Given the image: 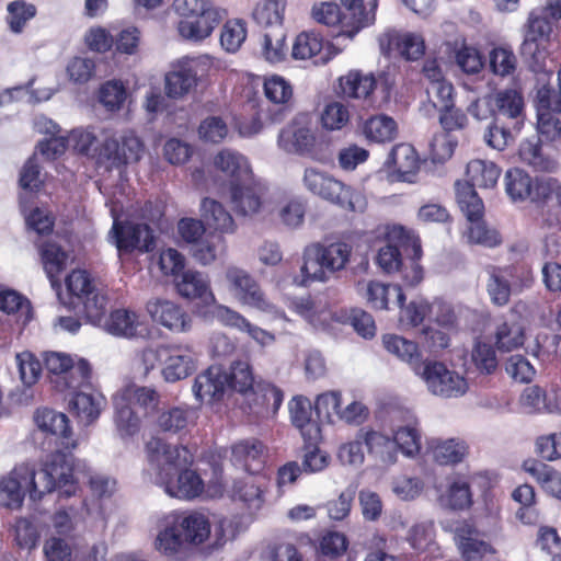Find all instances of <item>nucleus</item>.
<instances>
[{
    "label": "nucleus",
    "mask_w": 561,
    "mask_h": 561,
    "mask_svg": "<svg viewBox=\"0 0 561 561\" xmlns=\"http://www.w3.org/2000/svg\"><path fill=\"white\" fill-rule=\"evenodd\" d=\"M467 111L477 121H490L483 140L499 151L513 142L526 117L524 95L516 87L488 93L471 102Z\"/></svg>",
    "instance_id": "1"
},
{
    "label": "nucleus",
    "mask_w": 561,
    "mask_h": 561,
    "mask_svg": "<svg viewBox=\"0 0 561 561\" xmlns=\"http://www.w3.org/2000/svg\"><path fill=\"white\" fill-rule=\"evenodd\" d=\"M148 460L156 470V483L172 497L192 500L199 496L204 482L192 470L194 458L184 446H172L160 438L147 443Z\"/></svg>",
    "instance_id": "2"
},
{
    "label": "nucleus",
    "mask_w": 561,
    "mask_h": 561,
    "mask_svg": "<svg viewBox=\"0 0 561 561\" xmlns=\"http://www.w3.org/2000/svg\"><path fill=\"white\" fill-rule=\"evenodd\" d=\"M421 255L420 240L409 236L402 227H394L386 244L378 250L376 263L385 273H400L407 285L416 286L423 279V268L417 263Z\"/></svg>",
    "instance_id": "3"
},
{
    "label": "nucleus",
    "mask_w": 561,
    "mask_h": 561,
    "mask_svg": "<svg viewBox=\"0 0 561 561\" xmlns=\"http://www.w3.org/2000/svg\"><path fill=\"white\" fill-rule=\"evenodd\" d=\"M534 106L537 112L538 133L547 141L561 150V90L554 83L552 71L536 73L534 87Z\"/></svg>",
    "instance_id": "4"
},
{
    "label": "nucleus",
    "mask_w": 561,
    "mask_h": 561,
    "mask_svg": "<svg viewBox=\"0 0 561 561\" xmlns=\"http://www.w3.org/2000/svg\"><path fill=\"white\" fill-rule=\"evenodd\" d=\"M173 9L184 18L178 24L179 34L193 42L208 37L227 15L226 10L214 5L213 0H174Z\"/></svg>",
    "instance_id": "5"
},
{
    "label": "nucleus",
    "mask_w": 561,
    "mask_h": 561,
    "mask_svg": "<svg viewBox=\"0 0 561 561\" xmlns=\"http://www.w3.org/2000/svg\"><path fill=\"white\" fill-rule=\"evenodd\" d=\"M351 252V247L344 242L314 243L307 247L304 252V264L300 268L304 277L301 284L306 285L309 280H329L335 272L345 268Z\"/></svg>",
    "instance_id": "6"
},
{
    "label": "nucleus",
    "mask_w": 561,
    "mask_h": 561,
    "mask_svg": "<svg viewBox=\"0 0 561 561\" xmlns=\"http://www.w3.org/2000/svg\"><path fill=\"white\" fill-rule=\"evenodd\" d=\"M210 534L208 519L199 513L179 515L168 522L165 528L157 537L158 550L165 554L176 553L184 545H199Z\"/></svg>",
    "instance_id": "7"
},
{
    "label": "nucleus",
    "mask_w": 561,
    "mask_h": 561,
    "mask_svg": "<svg viewBox=\"0 0 561 561\" xmlns=\"http://www.w3.org/2000/svg\"><path fill=\"white\" fill-rule=\"evenodd\" d=\"M304 185L312 193L330 203L336 204L351 211H363L366 201L360 192L354 191L351 186L334 179L328 173L316 169H306Z\"/></svg>",
    "instance_id": "8"
},
{
    "label": "nucleus",
    "mask_w": 561,
    "mask_h": 561,
    "mask_svg": "<svg viewBox=\"0 0 561 561\" xmlns=\"http://www.w3.org/2000/svg\"><path fill=\"white\" fill-rule=\"evenodd\" d=\"M66 286L70 295V305L82 310L92 324L100 325L107 305V297L103 289L96 286L85 271H72L66 278Z\"/></svg>",
    "instance_id": "9"
},
{
    "label": "nucleus",
    "mask_w": 561,
    "mask_h": 561,
    "mask_svg": "<svg viewBox=\"0 0 561 561\" xmlns=\"http://www.w3.org/2000/svg\"><path fill=\"white\" fill-rule=\"evenodd\" d=\"M417 375L425 383L427 391L443 399L462 397L468 390V382L460 374L449 369L444 363L424 360L415 366Z\"/></svg>",
    "instance_id": "10"
},
{
    "label": "nucleus",
    "mask_w": 561,
    "mask_h": 561,
    "mask_svg": "<svg viewBox=\"0 0 561 561\" xmlns=\"http://www.w3.org/2000/svg\"><path fill=\"white\" fill-rule=\"evenodd\" d=\"M144 152L142 141L133 133L119 137H106L101 142L98 163L106 169H121L129 163L138 162Z\"/></svg>",
    "instance_id": "11"
},
{
    "label": "nucleus",
    "mask_w": 561,
    "mask_h": 561,
    "mask_svg": "<svg viewBox=\"0 0 561 561\" xmlns=\"http://www.w3.org/2000/svg\"><path fill=\"white\" fill-rule=\"evenodd\" d=\"M42 478L48 480L46 486H56L61 496H72L78 482L73 456L62 450L53 453L42 468Z\"/></svg>",
    "instance_id": "12"
},
{
    "label": "nucleus",
    "mask_w": 561,
    "mask_h": 561,
    "mask_svg": "<svg viewBox=\"0 0 561 561\" xmlns=\"http://www.w3.org/2000/svg\"><path fill=\"white\" fill-rule=\"evenodd\" d=\"M110 233L118 252H131L135 249L150 252L156 247L153 230L147 224L114 220Z\"/></svg>",
    "instance_id": "13"
},
{
    "label": "nucleus",
    "mask_w": 561,
    "mask_h": 561,
    "mask_svg": "<svg viewBox=\"0 0 561 561\" xmlns=\"http://www.w3.org/2000/svg\"><path fill=\"white\" fill-rule=\"evenodd\" d=\"M227 279L232 287L234 296L244 305L266 311L270 304L254 278L244 270L230 267Z\"/></svg>",
    "instance_id": "14"
},
{
    "label": "nucleus",
    "mask_w": 561,
    "mask_h": 561,
    "mask_svg": "<svg viewBox=\"0 0 561 561\" xmlns=\"http://www.w3.org/2000/svg\"><path fill=\"white\" fill-rule=\"evenodd\" d=\"M162 376L167 382L185 379L196 370V354L188 345L167 347Z\"/></svg>",
    "instance_id": "15"
},
{
    "label": "nucleus",
    "mask_w": 561,
    "mask_h": 561,
    "mask_svg": "<svg viewBox=\"0 0 561 561\" xmlns=\"http://www.w3.org/2000/svg\"><path fill=\"white\" fill-rule=\"evenodd\" d=\"M68 407L79 424L89 426L100 417L106 407V399L100 392L79 390L71 392Z\"/></svg>",
    "instance_id": "16"
},
{
    "label": "nucleus",
    "mask_w": 561,
    "mask_h": 561,
    "mask_svg": "<svg viewBox=\"0 0 561 561\" xmlns=\"http://www.w3.org/2000/svg\"><path fill=\"white\" fill-rule=\"evenodd\" d=\"M147 311L153 321L176 332H185L191 328L188 314L176 304L160 298L147 302Z\"/></svg>",
    "instance_id": "17"
},
{
    "label": "nucleus",
    "mask_w": 561,
    "mask_h": 561,
    "mask_svg": "<svg viewBox=\"0 0 561 561\" xmlns=\"http://www.w3.org/2000/svg\"><path fill=\"white\" fill-rule=\"evenodd\" d=\"M34 421L42 432L56 436L64 449L70 450L77 446L66 414L51 409H38Z\"/></svg>",
    "instance_id": "18"
},
{
    "label": "nucleus",
    "mask_w": 561,
    "mask_h": 561,
    "mask_svg": "<svg viewBox=\"0 0 561 561\" xmlns=\"http://www.w3.org/2000/svg\"><path fill=\"white\" fill-rule=\"evenodd\" d=\"M107 333L125 339L146 337L149 334L148 327L139 319V316L127 309L112 311L104 322Z\"/></svg>",
    "instance_id": "19"
},
{
    "label": "nucleus",
    "mask_w": 561,
    "mask_h": 561,
    "mask_svg": "<svg viewBox=\"0 0 561 561\" xmlns=\"http://www.w3.org/2000/svg\"><path fill=\"white\" fill-rule=\"evenodd\" d=\"M536 195L543 203V225L561 229V182L552 178L538 182Z\"/></svg>",
    "instance_id": "20"
},
{
    "label": "nucleus",
    "mask_w": 561,
    "mask_h": 561,
    "mask_svg": "<svg viewBox=\"0 0 561 561\" xmlns=\"http://www.w3.org/2000/svg\"><path fill=\"white\" fill-rule=\"evenodd\" d=\"M229 389L226 370L218 365L210 366L195 378L193 392L201 401L220 400Z\"/></svg>",
    "instance_id": "21"
},
{
    "label": "nucleus",
    "mask_w": 561,
    "mask_h": 561,
    "mask_svg": "<svg viewBox=\"0 0 561 561\" xmlns=\"http://www.w3.org/2000/svg\"><path fill=\"white\" fill-rule=\"evenodd\" d=\"M265 96L273 103L268 107V119L272 124H277L286 117L288 107L285 105L293 95L291 85L280 76H272L264 82Z\"/></svg>",
    "instance_id": "22"
},
{
    "label": "nucleus",
    "mask_w": 561,
    "mask_h": 561,
    "mask_svg": "<svg viewBox=\"0 0 561 561\" xmlns=\"http://www.w3.org/2000/svg\"><path fill=\"white\" fill-rule=\"evenodd\" d=\"M455 540L461 556L467 561H478L486 553L493 551L491 545L483 539L482 534L468 523L457 527Z\"/></svg>",
    "instance_id": "23"
},
{
    "label": "nucleus",
    "mask_w": 561,
    "mask_h": 561,
    "mask_svg": "<svg viewBox=\"0 0 561 561\" xmlns=\"http://www.w3.org/2000/svg\"><path fill=\"white\" fill-rule=\"evenodd\" d=\"M314 140L310 128L293 122L280 129L277 144L287 153L304 156L311 152Z\"/></svg>",
    "instance_id": "24"
},
{
    "label": "nucleus",
    "mask_w": 561,
    "mask_h": 561,
    "mask_svg": "<svg viewBox=\"0 0 561 561\" xmlns=\"http://www.w3.org/2000/svg\"><path fill=\"white\" fill-rule=\"evenodd\" d=\"M289 413L293 424L299 428L305 442L318 443L321 436L319 424L311 419V402L304 397H295L289 402Z\"/></svg>",
    "instance_id": "25"
},
{
    "label": "nucleus",
    "mask_w": 561,
    "mask_h": 561,
    "mask_svg": "<svg viewBox=\"0 0 561 561\" xmlns=\"http://www.w3.org/2000/svg\"><path fill=\"white\" fill-rule=\"evenodd\" d=\"M215 165L231 179L230 187L240 182H251L252 172L248 160L239 152L225 149L215 158Z\"/></svg>",
    "instance_id": "26"
},
{
    "label": "nucleus",
    "mask_w": 561,
    "mask_h": 561,
    "mask_svg": "<svg viewBox=\"0 0 561 561\" xmlns=\"http://www.w3.org/2000/svg\"><path fill=\"white\" fill-rule=\"evenodd\" d=\"M518 154L520 161L536 172H553L558 167L557 161L543 152L541 140L536 136L520 142Z\"/></svg>",
    "instance_id": "27"
},
{
    "label": "nucleus",
    "mask_w": 561,
    "mask_h": 561,
    "mask_svg": "<svg viewBox=\"0 0 561 561\" xmlns=\"http://www.w3.org/2000/svg\"><path fill=\"white\" fill-rule=\"evenodd\" d=\"M197 84V71L192 62L181 65L165 76V92L171 99H181Z\"/></svg>",
    "instance_id": "28"
},
{
    "label": "nucleus",
    "mask_w": 561,
    "mask_h": 561,
    "mask_svg": "<svg viewBox=\"0 0 561 561\" xmlns=\"http://www.w3.org/2000/svg\"><path fill=\"white\" fill-rule=\"evenodd\" d=\"M91 374L89 362L80 358L76 363L73 362L71 368H68L61 377L51 378L50 382L57 391L70 390L75 392L81 388H90Z\"/></svg>",
    "instance_id": "29"
},
{
    "label": "nucleus",
    "mask_w": 561,
    "mask_h": 561,
    "mask_svg": "<svg viewBox=\"0 0 561 561\" xmlns=\"http://www.w3.org/2000/svg\"><path fill=\"white\" fill-rule=\"evenodd\" d=\"M358 437L363 438L367 451L382 463L391 465L397 460L396 442L377 431L359 430Z\"/></svg>",
    "instance_id": "30"
},
{
    "label": "nucleus",
    "mask_w": 561,
    "mask_h": 561,
    "mask_svg": "<svg viewBox=\"0 0 561 561\" xmlns=\"http://www.w3.org/2000/svg\"><path fill=\"white\" fill-rule=\"evenodd\" d=\"M217 318L226 325L236 328L241 332H247L260 345H271L275 337L272 333L250 323L240 313L227 308L220 307L217 311Z\"/></svg>",
    "instance_id": "31"
},
{
    "label": "nucleus",
    "mask_w": 561,
    "mask_h": 561,
    "mask_svg": "<svg viewBox=\"0 0 561 561\" xmlns=\"http://www.w3.org/2000/svg\"><path fill=\"white\" fill-rule=\"evenodd\" d=\"M231 202L236 211L242 216H250L261 207V188L250 185V182H240L230 187Z\"/></svg>",
    "instance_id": "32"
},
{
    "label": "nucleus",
    "mask_w": 561,
    "mask_h": 561,
    "mask_svg": "<svg viewBox=\"0 0 561 561\" xmlns=\"http://www.w3.org/2000/svg\"><path fill=\"white\" fill-rule=\"evenodd\" d=\"M175 286L179 294L187 299L199 298L204 302L214 299L204 274L199 272L184 271L175 278Z\"/></svg>",
    "instance_id": "33"
},
{
    "label": "nucleus",
    "mask_w": 561,
    "mask_h": 561,
    "mask_svg": "<svg viewBox=\"0 0 561 561\" xmlns=\"http://www.w3.org/2000/svg\"><path fill=\"white\" fill-rule=\"evenodd\" d=\"M39 254L47 277L53 286L58 283L56 278L68 264L69 254L56 242L46 241L39 247Z\"/></svg>",
    "instance_id": "34"
},
{
    "label": "nucleus",
    "mask_w": 561,
    "mask_h": 561,
    "mask_svg": "<svg viewBox=\"0 0 561 561\" xmlns=\"http://www.w3.org/2000/svg\"><path fill=\"white\" fill-rule=\"evenodd\" d=\"M341 3L346 10L343 19H348V24L352 26L351 30L343 31L350 38L358 33L360 28L374 22L375 9L377 7L376 0L371 1L369 10L364 8L363 0H341Z\"/></svg>",
    "instance_id": "35"
},
{
    "label": "nucleus",
    "mask_w": 561,
    "mask_h": 561,
    "mask_svg": "<svg viewBox=\"0 0 561 561\" xmlns=\"http://www.w3.org/2000/svg\"><path fill=\"white\" fill-rule=\"evenodd\" d=\"M488 273L486 291L491 301L499 307L507 305L512 294L510 271L507 268L490 266Z\"/></svg>",
    "instance_id": "36"
},
{
    "label": "nucleus",
    "mask_w": 561,
    "mask_h": 561,
    "mask_svg": "<svg viewBox=\"0 0 561 561\" xmlns=\"http://www.w3.org/2000/svg\"><path fill=\"white\" fill-rule=\"evenodd\" d=\"M201 215L206 225L221 232H233L234 221L224 206L215 199L204 198L201 203Z\"/></svg>",
    "instance_id": "37"
},
{
    "label": "nucleus",
    "mask_w": 561,
    "mask_h": 561,
    "mask_svg": "<svg viewBox=\"0 0 561 561\" xmlns=\"http://www.w3.org/2000/svg\"><path fill=\"white\" fill-rule=\"evenodd\" d=\"M376 87L373 75H363L359 71H350L340 78V88L345 98L367 99Z\"/></svg>",
    "instance_id": "38"
},
{
    "label": "nucleus",
    "mask_w": 561,
    "mask_h": 561,
    "mask_svg": "<svg viewBox=\"0 0 561 561\" xmlns=\"http://www.w3.org/2000/svg\"><path fill=\"white\" fill-rule=\"evenodd\" d=\"M501 171L493 163L483 160H472L467 165L468 184L472 188H491L500 178Z\"/></svg>",
    "instance_id": "39"
},
{
    "label": "nucleus",
    "mask_w": 561,
    "mask_h": 561,
    "mask_svg": "<svg viewBox=\"0 0 561 561\" xmlns=\"http://www.w3.org/2000/svg\"><path fill=\"white\" fill-rule=\"evenodd\" d=\"M385 348L397 356L402 362L408 363L415 373V366L422 365L420 362V353L416 343L407 340L403 336L394 334H386L382 336Z\"/></svg>",
    "instance_id": "40"
},
{
    "label": "nucleus",
    "mask_w": 561,
    "mask_h": 561,
    "mask_svg": "<svg viewBox=\"0 0 561 561\" xmlns=\"http://www.w3.org/2000/svg\"><path fill=\"white\" fill-rule=\"evenodd\" d=\"M286 34L283 26L265 31L262 37V56L270 64H278L286 59Z\"/></svg>",
    "instance_id": "41"
},
{
    "label": "nucleus",
    "mask_w": 561,
    "mask_h": 561,
    "mask_svg": "<svg viewBox=\"0 0 561 561\" xmlns=\"http://www.w3.org/2000/svg\"><path fill=\"white\" fill-rule=\"evenodd\" d=\"M456 198L459 208L470 222L480 220L483 215L484 205L476 190L468 183L457 181L455 183Z\"/></svg>",
    "instance_id": "42"
},
{
    "label": "nucleus",
    "mask_w": 561,
    "mask_h": 561,
    "mask_svg": "<svg viewBox=\"0 0 561 561\" xmlns=\"http://www.w3.org/2000/svg\"><path fill=\"white\" fill-rule=\"evenodd\" d=\"M233 500L243 502L250 510H260L264 503L261 483L254 477H247L233 482Z\"/></svg>",
    "instance_id": "43"
},
{
    "label": "nucleus",
    "mask_w": 561,
    "mask_h": 561,
    "mask_svg": "<svg viewBox=\"0 0 561 561\" xmlns=\"http://www.w3.org/2000/svg\"><path fill=\"white\" fill-rule=\"evenodd\" d=\"M27 486L23 474H15V468L7 478L0 480V503L9 508L22 505Z\"/></svg>",
    "instance_id": "44"
},
{
    "label": "nucleus",
    "mask_w": 561,
    "mask_h": 561,
    "mask_svg": "<svg viewBox=\"0 0 561 561\" xmlns=\"http://www.w3.org/2000/svg\"><path fill=\"white\" fill-rule=\"evenodd\" d=\"M524 468L529 472L542 489L556 499L561 500V473L542 462H525Z\"/></svg>",
    "instance_id": "45"
},
{
    "label": "nucleus",
    "mask_w": 561,
    "mask_h": 561,
    "mask_svg": "<svg viewBox=\"0 0 561 561\" xmlns=\"http://www.w3.org/2000/svg\"><path fill=\"white\" fill-rule=\"evenodd\" d=\"M386 165L393 168L402 176L414 173L417 169L414 148L408 144L394 146L387 157Z\"/></svg>",
    "instance_id": "46"
},
{
    "label": "nucleus",
    "mask_w": 561,
    "mask_h": 561,
    "mask_svg": "<svg viewBox=\"0 0 561 561\" xmlns=\"http://www.w3.org/2000/svg\"><path fill=\"white\" fill-rule=\"evenodd\" d=\"M391 295L396 296L397 305L402 308L405 296L399 285L388 286L379 282H369L367 285L366 298L375 309H387Z\"/></svg>",
    "instance_id": "47"
},
{
    "label": "nucleus",
    "mask_w": 561,
    "mask_h": 561,
    "mask_svg": "<svg viewBox=\"0 0 561 561\" xmlns=\"http://www.w3.org/2000/svg\"><path fill=\"white\" fill-rule=\"evenodd\" d=\"M505 192L513 202L527 199L533 192V180L524 170L515 168L504 176Z\"/></svg>",
    "instance_id": "48"
},
{
    "label": "nucleus",
    "mask_w": 561,
    "mask_h": 561,
    "mask_svg": "<svg viewBox=\"0 0 561 561\" xmlns=\"http://www.w3.org/2000/svg\"><path fill=\"white\" fill-rule=\"evenodd\" d=\"M364 134L376 142L391 141L397 136V123L388 115L373 116L365 122Z\"/></svg>",
    "instance_id": "49"
},
{
    "label": "nucleus",
    "mask_w": 561,
    "mask_h": 561,
    "mask_svg": "<svg viewBox=\"0 0 561 561\" xmlns=\"http://www.w3.org/2000/svg\"><path fill=\"white\" fill-rule=\"evenodd\" d=\"M115 422L119 431L133 435L139 426V417L131 407V401L124 391L114 398Z\"/></svg>",
    "instance_id": "50"
},
{
    "label": "nucleus",
    "mask_w": 561,
    "mask_h": 561,
    "mask_svg": "<svg viewBox=\"0 0 561 561\" xmlns=\"http://www.w3.org/2000/svg\"><path fill=\"white\" fill-rule=\"evenodd\" d=\"M226 377L230 390L242 394H247L253 390L254 376L247 360L233 362L229 371L226 370Z\"/></svg>",
    "instance_id": "51"
},
{
    "label": "nucleus",
    "mask_w": 561,
    "mask_h": 561,
    "mask_svg": "<svg viewBox=\"0 0 561 561\" xmlns=\"http://www.w3.org/2000/svg\"><path fill=\"white\" fill-rule=\"evenodd\" d=\"M15 474L24 476V483L27 486V492L33 501L39 500L44 494L57 490L56 486L47 485L48 480L42 478V468L36 471L33 466L22 463L15 467Z\"/></svg>",
    "instance_id": "52"
},
{
    "label": "nucleus",
    "mask_w": 561,
    "mask_h": 561,
    "mask_svg": "<svg viewBox=\"0 0 561 561\" xmlns=\"http://www.w3.org/2000/svg\"><path fill=\"white\" fill-rule=\"evenodd\" d=\"M284 8L278 0H263L256 4L252 16L257 24L271 30L282 26Z\"/></svg>",
    "instance_id": "53"
},
{
    "label": "nucleus",
    "mask_w": 561,
    "mask_h": 561,
    "mask_svg": "<svg viewBox=\"0 0 561 561\" xmlns=\"http://www.w3.org/2000/svg\"><path fill=\"white\" fill-rule=\"evenodd\" d=\"M68 141L79 153L98 159L101 142L94 128H76L70 133Z\"/></svg>",
    "instance_id": "54"
},
{
    "label": "nucleus",
    "mask_w": 561,
    "mask_h": 561,
    "mask_svg": "<svg viewBox=\"0 0 561 561\" xmlns=\"http://www.w3.org/2000/svg\"><path fill=\"white\" fill-rule=\"evenodd\" d=\"M495 343L501 352H511L524 344V332L518 323L503 322L495 332Z\"/></svg>",
    "instance_id": "55"
},
{
    "label": "nucleus",
    "mask_w": 561,
    "mask_h": 561,
    "mask_svg": "<svg viewBox=\"0 0 561 561\" xmlns=\"http://www.w3.org/2000/svg\"><path fill=\"white\" fill-rule=\"evenodd\" d=\"M7 10L8 24L10 30L15 34L21 33L26 22L33 19L36 14V7L34 4L26 3L23 0L10 2Z\"/></svg>",
    "instance_id": "56"
},
{
    "label": "nucleus",
    "mask_w": 561,
    "mask_h": 561,
    "mask_svg": "<svg viewBox=\"0 0 561 561\" xmlns=\"http://www.w3.org/2000/svg\"><path fill=\"white\" fill-rule=\"evenodd\" d=\"M0 310L7 313H20L23 323L30 321L32 309L30 301L14 290L0 291Z\"/></svg>",
    "instance_id": "57"
},
{
    "label": "nucleus",
    "mask_w": 561,
    "mask_h": 561,
    "mask_svg": "<svg viewBox=\"0 0 561 561\" xmlns=\"http://www.w3.org/2000/svg\"><path fill=\"white\" fill-rule=\"evenodd\" d=\"M323 49V41L313 32H304L296 37L291 56L295 59H307L320 54Z\"/></svg>",
    "instance_id": "58"
},
{
    "label": "nucleus",
    "mask_w": 561,
    "mask_h": 561,
    "mask_svg": "<svg viewBox=\"0 0 561 561\" xmlns=\"http://www.w3.org/2000/svg\"><path fill=\"white\" fill-rule=\"evenodd\" d=\"M476 368L481 374L491 375L499 366L496 353L493 346L485 342H477L471 354Z\"/></svg>",
    "instance_id": "59"
},
{
    "label": "nucleus",
    "mask_w": 561,
    "mask_h": 561,
    "mask_svg": "<svg viewBox=\"0 0 561 561\" xmlns=\"http://www.w3.org/2000/svg\"><path fill=\"white\" fill-rule=\"evenodd\" d=\"M305 451L300 469L306 473L320 472L329 466L330 457L317 447V443L305 442Z\"/></svg>",
    "instance_id": "60"
},
{
    "label": "nucleus",
    "mask_w": 561,
    "mask_h": 561,
    "mask_svg": "<svg viewBox=\"0 0 561 561\" xmlns=\"http://www.w3.org/2000/svg\"><path fill=\"white\" fill-rule=\"evenodd\" d=\"M190 411L174 407L163 411L158 417V425L163 432L179 433L188 424Z\"/></svg>",
    "instance_id": "61"
},
{
    "label": "nucleus",
    "mask_w": 561,
    "mask_h": 561,
    "mask_svg": "<svg viewBox=\"0 0 561 561\" xmlns=\"http://www.w3.org/2000/svg\"><path fill=\"white\" fill-rule=\"evenodd\" d=\"M247 37L244 24L241 21H228L220 35L221 46L229 53L237 51Z\"/></svg>",
    "instance_id": "62"
},
{
    "label": "nucleus",
    "mask_w": 561,
    "mask_h": 561,
    "mask_svg": "<svg viewBox=\"0 0 561 561\" xmlns=\"http://www.w3.org/2000/svg\"><path fill=\"white\" fill-rule=\"evenodd\" d=\"M490 68L493 73L505 77L516 68V57L511 49L495 47L490 53Z\"/></svg>",
    "instance_id": "63"
},
{
    "label": "nucleus",
    "mask_w": 561,
    "mask_h": 561,
    "mask_svg": "<svg viewBox=\"0 0 561 561\" xmlns=\"http://www.w3.org/2000/svg\"><path fill=\"white\" fill-rule=\"evenodd\" d=\"M466 446L461 442L448 439L438 444L434 449V458L440 465L457 463L462 460Z\"/></svg>",
    "instance_id": "64"
}]
</instances>
